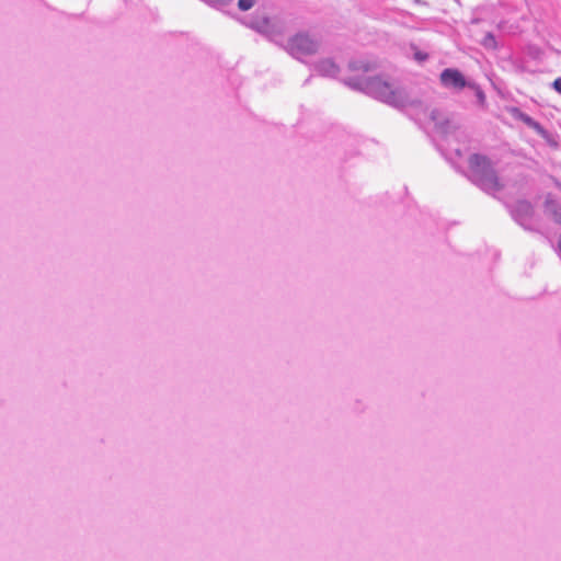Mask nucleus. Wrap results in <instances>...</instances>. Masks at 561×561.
<instances>
[{
	"label": "nucleus",
	"instance_id": "1",
	"mask_svg": "<svg viewBox=\"0 0 561 561\" xmlns=\"http://www.w3.org/2000/svg\"><path fill=\"white\" fill-rule=\"evenodd\" d=\"M370 89L377 99L389 105L402 107L408 104L409 98L407 91L390 82L375 78L370 82Z\"/></svg>",
	"mask_w": 561,
	"mask_h": 561
},
{
	"label": "nucleus",
	"instance_id": "2",
	"mask_svg": "<svg viewBox=\"0 0 561 561\" xmlns=\"http://www.w3.org/2000/svg\"><path fill=\"white\" fill-rule=\"evenodd\" d=\"M319 43L309 34L299 33L289 41V50L295 56H305L317 53Z\"/></svg>",
	"mask_w": 561,
	"mask_h": 561
},
{
	"label": "nucleus",
	"instance_id": "3",
	"mask_svg": "<svg viewBox=\"0 0 561 561\" xmlns=\"http://www.w3.org/2000/svg\"><path fill=\"white\" fill-rule=\"evenodd\" d=\"M439 80L442 85L447 89L462 90L467 87V81L463 75L458 69L454 68L443 70L439 76Z\"/></svg>",
	"mask_w": 561,
	"mask_h": 561
},
{
	"label": "nucleus",
	"instance_id": "4",
	"mask_svg": "<svg viewBox=\"0 0 561 561\" xmlns=\"http://www.w3.org/2000/svg\"><path fill=\"white\" fill-rule=\"evenodd\" d=\"M472 169L488 172L491 168L490 161L480 154H473L469 159Z\"/></svg>",
	"mask_w": 561,
	"mask_h": 561
},
{
	"label": "nucleus",
	"instance_id": "5",
	"mask_svg": "<svg viewBox=\"0 0 561 561\" xmlns=\"http://www.w3.org/2000/svg\"><path fill=\"white\" fill-rule=\"evenodd\" d=\"M482 185L486 190H500L501 188V184L499 182V178H497V175L495 174V172L492 169H490L483 175Z\"/></svg>",
	"mask_w": 561,
	"mask_h": 561
},
{
	"label": "nucleus",
	"instance_id": "6",
	"mask_svg": "<svg viewBox=\"0 0 561 561\" xmlns=\"http://www.w3.org/2000/svg\"><path fill=\"white\" fill-rule=\"evenodd\" d=\"M320 71L323 75H335L337 72V68L331 60H323L319 65Z\"/></svg>",
	"mask_w": 561,
	"mask_h": 561
},
{
	"label": "nucleus",
	"instance_id": "7",
	"mask_svg": "<svg viewBox=\"0 0 561 561\" xmlns=\"http://www.w3.org/2000/svg\"><path fill=\"white\" fill-rule=\"evenodd\" d=\"M482 44L484 47L486 48H492V49H495L496 48V41H495V37L493 34L491 33H488L483 41H482Z\"/></svg>",
	"mask_w": 561,
	"mask_h": 561
},
{
	"label": "nucleus",
	"instance_id": "8",
	"mask_svg": "<svg viewBox=\"0 0 561 561\" xmlns=\"http://www.w3.org/2000/svg\"><path fill=\"white\" fill-rule=\"evenodd\" d=\"M254 4V0H239L238 7L242 11L250 10Z\"/></svg>",
	"mask_w": 561,
	"mask_h": 561
},
{
	"label": "nucleus",
	"instance_id": "9",
	"mask_svg": "<svg viewBox=\"0 0 561 561\" xmlns=\"http://www.w3.org/2000/svg\"><path fill=\"white\" fill-rule=\"evenodd\" d=\"M414 49V58L419 62L425 61L427 59V54L419 50L416 47H413Z\"/></svg>",
	"mask_w": 561,
	"mask_h": 561
},
{
	"label": "nucleus",
	"instance_id": "10",
	"mask_svg": "<svg viewBox=\"0 0 561 561\" xmlns=\"http://www.w3.org/2000/svg\"><path fill=\"white\" fill-rule=\"evenodd\" d=\"M523 121L533 128H537L539 126L538 123H536L533 118L528 116L523 117Z\"/></svg>",
	"mask_w": 561,
	"mask_h": 561
},
{
	"label": "nucleus",
	"instance_id": "11",
	"mask_svg": "<svg viewBox=\"0 0 561 561\" xmlns=\"http://www.w3.org/2000/svg\"><path fill=\"white\" fill-rule=\"evenodd\" d=\"M552 85H553V89H554L556 91H558L559 93H561V77H560V78H557V79L553 81Z\"/></svg>",
	"mask_w": 561,
	"mask_h": 561
},
{
	"label": "nucleus",
	"instance_id": "12",
	"mask_svg": "<svg viewBox=\"0 0 561 561\" xmlns=\"http://www.w3.org/2000/svg\"><path fill=\"white\" fill-rule=\"evenodd\" d=\"M478 95H479V99H481V100L484 99V94L481 91H479Z\"/></svg>",
	"mask_w": 561,
	"mask_h": 561
},
{
	"label": "nucleus",
	"instance_id": "13",
	"mask_svg": "<svg viewBox=\"0 0 561 561\" xmlns=\"http://www.w3.org/2000/svg\"><path fill=\"white\" fill-rule=\"evenodd\" d=\"M364 69H365V71H368V70L370 69V67H369L368 65H366V66L364 67Z\"/></svg>",
	"mask_w": 561,
	"mask_h": 561
}]
</instances>
